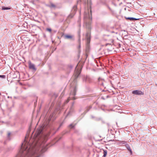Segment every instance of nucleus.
Instances as JSON below:
<instances>
[{"label":"nucleus","mask_w":157,"mask_h":157,"mask_svg":"<svg viewBox=\"0 0 157 157\" xmlns=\"http://www.w3.org/2000/svg\"><path fill=\"white\" fill-rule=\"evenodd\" d=\"M21 151L23 155L25 154V157H38L35 156L36 155H38V151L36 147H33V146H30L27 142L25 141L21 147Z\"/></svg>","instance_id":"1"},{"label":"nucleus","mask_w":157,"mask_h":157,"mask_svg":"<svg viewBox=\"0 0 157 157\" xmlns=\"http://www.w3.org/2000/svg\"><path fill=\"white\" fill-rule=\"evenodd\" d=\"M29 67L30 69H32L35 71H36V69L34 64L31 63L30 62L29 63Z\"/></svg>","instance_id":"2"},{"label":"nucleus","mask_w":157,"mask_h":157,"mask_svg":"<svg viewBox=\"0 0 157 157\" xmlns=\"http://www.w3.org/2000/svg\"><path fill=\"white\" fill-rule=\"evenodd\" d=\"M132 93L133 94H136L137 95L144 94L141 91L138 90H134L132 92Z\"/></svg>","instance_id":"3"},{"label":"nucleus","mask_w":157,"mask_h":157,"mask_svg":"<svg viewBox=\"0 0 157 157\" xmlns=\"http://www.w3.org/2000/svg\"><path fill=\"white\" fill-rule=\"evenodd\" d=\"M125 18H126V19L127 20H129L131 21V20H138L139 19H136V18H133V17H125Z\"/></svg>","instance_id":"4"},{"label":"nucleus","mask_w":157,"mask_h":157,"mask_svg":"<svg viewBox=\"0 0 157 157\" xmlns=\"http://www.w3.org/2000/svg\"><path fill=\"white\" fill-rule=\"evenodd\" d=\"M65 38L67 39H71L72 38L73 36L71 35H66L65 36Z\"/></svg>","instance_id":"5"},{"label":"nucleus","mask_w":157,"mask_h":157,"mask_svg":"<svg viewBox=\"0 0 157 157\" xmlns=\"http://www.w3.org/2000/svg\"><path fill=\"white\" fill-rule=\"evenodd\" d=\"M107 154V151L106 150H103V157H105Z\"/></svg>","instance_id":"6"},{"label":"nucleus","mask_w":157,"mask_h":157,"mask_svg":"<svg viewBox=\"0 0 157 157\" xmlns=\"http://www.w3.org/2000/svg\"><path fill=\"white\" fill-rule=\"evenodd\" d=\"M127 149L131 153V154H132V151L130 147L128 145V146H127Z\"/></svg>","instance_id":"7"},{"label":"nucleus","mask_w":157,"mask_h":157,"mask_svg":"<svg viewBox=\"0 0 157 157\" xmlns=\"http://www.w3.org/2000/svg\"><path fill=\"white\" fill-rule=\"evenodd\" d=\"M90 33H87L86 36L87 37V40H88V41H89V37H90Z\"/></svg>","instance_id":"8"},{"label":"nucleus","mask_w":157,"mask_h":157,"mask_svg":"<svg viewBox=\"0 0 157 157\" xmlns=\"http://www.w3.org/2000/svg\"><path fill=\"white\" fill-rule=\"evenodd\" d=\"M10 9V8H7V7H2V10H5Z\"/></svg>","instance_id":"9"},{"label":"nucleus","mask_w":157,"mask_h":157,"mask_svg":"<svg viewBox=\"0 0 157 157\" xmlns=\"http://www.w3.org/2000/svg\"><path fill=\"white\" fill-rule=\"evenodd\" d=\"M73 9L74 10V11L75 12L77 10V7L76 6H74L73 8Z\"/></svg>","instance_id":"10"},{"label":"nucleus","mask_w":157,"mask_h":157,"mask_svg":"<svg viewBox=\"0 0 157 157\" xmlns=\"http://www.w3.org/2000/svg\"><path fill=\"white\" fill-rule=\"evenodd\" d=\"M0 78H6V76L5 75H0Z\"/></svg>","instance_id":"11"},{"label":"nucleus","mask_w":157,"mask_h":157,"mask_svg":"<svg viewBox=\"0 0 157 157\" xmlns=\"http://www.w3.org/2000/svg\"><path fill=\"white\" fill-rule=\"evenodd\" d=\"M46 30L47 31H48L49 32H51V31H52V30L51 29H49V28H47L46 29Z\"/></svg>","instance_id":"12"},{"label":"nucleus","mask_w":157,"mask_h":157,"mask_svg":"<svg viewBox=\"0 0 157 157\" xmlns=\"http://www.w3.org/2000/svg\"><path fill=\"white\" fill-rule=\"evenodd\" d=\"M51 6L52 7H56L55 5L53 4H51Z\"/></svg>","instance_id":"13"},{"label":"nucleus","mask_w":157,"mask_h":157,"mask_svg":"<svg viewBox=\"0 0 157 157\" xmlns=\"http://www.w3.org/2000/svg\"><path fill=\"white\" fill-rule=\"evenodd\" d=\"M69 127L71 128H72L74 127V125L73 124H71L69 125Z\"/></svg>","instance_id":"14"},{"label":"nucleus","mask_w":157,"mask_h":157,"mask_svg":"<svg viewBox=\"0 0 157 157\" xmlns=\"http://www.w3.org/2000/svg\"><path fill=\"white\" fill-rule=\"evenodd\" d=\"M70 100V98H68V99H67V101H66V103H68V102Z\"/></svg>","instance_id":"15"},{"label":"nucleus","mask_w":157,"mask_h":157,"mask_svg":"<svg viewBox=\"0 0 157 157\" xmlns=\"http://www.w3.org/2000/svg\"><path fill=\"white\" fill-rule=\"evenodd\" d=\"M41 131H39L38 132V134H40L41 133Z\"/></svg>","instance_id":"16"},{"label":"nucleus","mask_w":157,"mask_h":157,"mask_svg":"<svg viewBox=\"0 0 157 157\" xmlns=\"http://www.w3.org/2000/svg\"><path fill=\"white\" fill-rule=\"evenodd\" d=\"M69 17H70L71 18V17H73V16H71V15H69Z\"/></svg>","instance_id":"17"},{"label":"nucleus","mask_w":157,"mask_h":157,"mask_svg":"<svg viewBox=\"0 0 157 157\" xmlns=\"http://www.w3.org/2000/svg\"><path fill=\"white\" fill-rule=\"evenodd\" d=\"M10 133H8V136L10 135Z\"/></svg>","instance_id":"18"},{"label":"nucleus","mask_w":157,"mask_h":157,"mask_svg":"<svg viewBox=\"0 0 157 157\" xmlns=\"http://www.w3.org/2000/svg\"><path fill=\"white\" fill-rule=\"evenodd\" d=\"M16 157H19V156H16Z\"/></svg>","instance_id":"19"}]
</instances>
